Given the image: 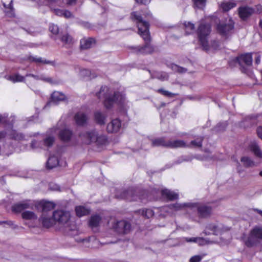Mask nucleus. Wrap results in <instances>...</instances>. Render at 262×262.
I'll use <instances>...</instances> for the list:
<instances>
[{
	"label": "nucleus",
	"instance_id": "nucleus-1",
	"mask_svg": "<svg viewBox=\"0 0 262 262\" xmlns=\"http://www.w3.org/2000/svg\"><path fill=\"white\" fill-rule=\"evenodd\" d=\"M137 193H139L138 190L129 188L122 192L120 195L116 194V197L118 199H125L129 201H137L138 199L143 201L145 199L151 201L157 199L159 194H161L163 198L170 201L177 200L179 197L177 193L166 189L160 190L159 189L153 188L149 192L143 191L140 192V195H137Z\"/></svg>",
	"mask_w": 262,
	"mask_h": 262
},
{
	"label": "nucleus",
	"instance_id": "nucleus-2",
	"mask_svg": "<svg viewBox=\"0 0 262 262\" xmlns=\"http://www.w3.org/2000/svg\"><path fill=\"white\" fill-rule=\"evenodd\" d=\"M96 95L99 99H104V105L107 108H111L115 103H117L120 111L126 114L132 106L131 102L126 100L123 94L117 92L112 95L110 89L106 86H101Z\"/></svg>",
	"mask_w": 262,
	"mask_h": 262
},
{
	"label": "nucleus",
	"instance_id": "nucleus-3",
	"mask_svg": "<svg viewBox=\"0 0 262 262\" xmlns=\"http://www.w3.org/2000/svg\"><path fill=\"white\" fill-rule=\"evenodd\" d=\"M132 19L136 21L138 28V33L145 41V45L143 47H136V51L141 54H150L154 51V48L150 45V36L149 32V24L143 21L140 14L137 12H134L131 14Z\"/></svg>",
	"mask_w": 262,
	"mask_h": 262
},
{
	"label": "nucleus",
	"instance_id": "nucleus-4",
	"mask_svg": "<svg viewBox=\"0 0 262 262\" xmlns=\"http://www.w3.org/2000/svg\"><path fill=\"white\" fill-rule=\"evenodd\" d=\"M13 117H10L8 119L7 114H0V127L4 128L3 130L0 131V141L4 139L6 141L12 140L16 142L23 141L25 139V136L22 134L13 129ZM6 143L10 145L8 141Z\"/></svg>",
	"mask_w": 262,
	"mask_h": 262
},
{
	"label": "nucleus",
	"instance_id": "nucleus-5",
	"mask_svg": "<svg viewBox=\"0 0 262 262\" xmlns=\"http://www.w3.org/2000/svg\"><path fill=\"white\" fill-rule=\"evenodd\" d=\"M189 208L190 210L198 211L199 215L202 217L209 216L211 213V208L205 205H199L198 203H176L168 206H163L161 208V211L166 212L168 214H172L174 212L185 210Z\"/></svg>",
	"mask_w": 262,
	"mask_h": 262
},
{
	"label": "nucleus",
	"instance_id": "nucleus-6",
	"mask_svg": "<svg viewBox=\"0 0 262 262\" xmlns=\"http://www.w3.org/2000/svg\"><path fill=\"white\" fill-rule=\"evenodd\" d=\"M211 31V26L209 24L201 23L198 30L197 34L199 41L203 49L205 51L209 50L208 36Z\"/></svg>",
	"mask_w": 262,
	"mask_h": 262
},
{
	"label": "nucleus",
	"instance_id": "nucleus-7",
	"mask_svg": "<svg viewBox=\"0 0 262 262\" xmlns=\"http://www.w3.org/2000/svg\"><path fill=\"white\" fill-rule=\"evenodd\" d=\"M79 136L83 142L86 144L95 142L98 145H102L106 142V138L105 136H98L97 132L94 130L82 133Z\"/></svg>",
	"mask_w": 262,
	"mask_h": 262
},
{
	"label": "nucleus",
	"instance_id": "nucleus-8",
	"mask_svg": "<svg viewBox=\"0 0 262 262\" xmlns=\"http://www.w3.org/2000/svg\"><path fill=\"white\" fill-rule=\"evenodd\" d=\"M262 240V226H255L251 231L245 240V245L249 247L257 245Z\"/></svg>",
	"mask_w": 262,
	"mask_h": 262
},
{
	"label": "nucleus",
	"instance_id": "nucleus-9",
	"mask_svg": "<svg viewBox=\"0 0 262 262\" xmlns=\"http://www.w3.org/2000/svg\"><path fill=\"white\" fill-rule=\"evenodd\" d=\"M34 206L37 210H40L41 214L51 213L50 212L55 207V204L53 202L40 201L34 202Z\"/></svg>",
	"mask_w": 262,
	"mask_h": 262
},
{
	"label": "nucleus",
	"instance_id": "nucleus-10",
	"mask_svg": "<svg viewBox=\"0 0 262 262\" xmlns=\"http://www.w3.org/2000/svg\"><path fill=\"white\" fill-rule=\"evenodd\" d=\"M52 216L55 220V223L57 222L60 224H64L69 221L70 213L68 211L56 210L52 213Z\"/></svg>",
	"mask_w": 262,
	"mask_h": 262
},
{
	"label": "nucleus",
	"instance_id": "nucleus-11",
	"mask_svg": "<svg viewBox=\"0 0 262 262\" xmlns=\"http://www.w3.org/2000/svg\"><path fill=\"white\" fill-rule=\"evenodd\" d=\"M34 206V201L26 200L14 204L12 207V210L15 212H20L26 209H32Z\"/></svg>",
	"mask_w": 262,
	"mask_h": 262
},
{
	"label": "nucleus",
	"instance_id": "nucleus-12",
	"mask_svg": "<svg viewBox=\"0 0 262 262\" xmlns=\"http://www.w3.org/2000/svg\"><path fill=\"white\" fill-rule=\"evenodd\" d=\"M113 228L119 233H127L130 229V224L127 221L122 220L117 221L114 225Z\"/></svg>",
	"mask_w": 262,
	"mask_h": 262
},
{
	"label": "nucleus",
	"instance_id": "nucleus-13",
	"mask_svg": "<svg viewBox=\"0 0 262 262\" xmlns=\"http://www.w3.org/2000/svg\"><path fill=\"white\" fill-rule=\"evenodd\" d=\"M234 28V23L231 19L227 24H219L216 27L219 33L222 35H227Z\"/></svg>",
	"mask_w": 262,
	"mask_h": 262
},
{
	"label": "nucleus",
	"instance_id": "nucleus-14",
	"mask_svg": "<svg viewBox=\"0 0 262 262\" xmlns=\"http://www.w3.org/2000/svg\"><path fill=\"white\" fill-rule=\"evenodd\" d=\"M229 230L227 227H224L221 224L215 225L214 224L208 225L206 227V233H212L215 235L221 234L224 231Z\"/></svg>",
	"mask_w": 262,
	"mask_h": 262
},
{
	"label": "nucleus",
	"instance_id": "nucleus-15",
	"mask_svg": "<svg viewBox=\"0 0 262 262\" xmlns=\"http://www.w3.org/2000/svg\"><path fill=\"white\" fill-rule=\"evenodd\" d=\"M234 61L238 63L241 67H243L244 64L246 66H251L252 62V56L251 53H246L241 55L234 59Z\"/></svg>",
	"mask_w": 262,
	"mask_h": 262
},
{
	"label": "nucleus",
	"instance_id": "nucleus-16",
	"mask_svg": "<svg viewBox=\"0 0 262 262\" xmlns=\"http://www.w3.org/2000/svg\"><path fill=\"white\" fill-rule=\"evenodd\" d=\"M42 226L46 228H50L55 224V220L52 213L41 214L39 219Z\"/></svg>",
	"mask_w": 262,
	"mask_h": 262
},
{
	"label": "nucleus",
	"instance_id": "nucleus-17",
	"mask_svg": "<svg viewBox=\"0 0 262 262\" xmlns=\"http://www.w3.org/2000/svg\"><path fill=\"white\" fill-rule=\"evenodd\" d=\"M121 127V122L118 118L113 119L107 125V131L108 133H117Z\"/></svg>",
	"mask_w": 262,
	"mask_h": 262
},
{
	"label": "nucleus",
	"instance_id": "nucleus-18",
	"mask_svg": "<svg viewBox=\"0 0 262 262\" xmlns=\"http://www.w3.org/2000/svg\"><path fill=\"white\" fill-rule=\"evenodd\" d=\"M254 12V10L253 8L247 6L240 7L238 9L239 15L243 20L249 17Z\"/></svg>",
	"mask_w": 262,
	"mask_h": 262
},
{
	"label": "nucleus",
	"instance_id": "nucleus-19",
	"mask_svg": "<svg viewBox=\"0 0 262 262\" xmlns=\"http://www.w3.org/2000/svg\"><path fill=\"white\" fill-rule=\"evenodd\" d=\"M73 136L72 132L69 129H63L59 133V138L61 141L64 143L69 142Z\"/></svg>",
	"mask_w": 262,
	"mask_h": 262
},
{
	"label": "nucleus",
	"instance_id": "nucleus-20",
	"mask_svg": "<svg viewBox=\"0 0 262 262\" xmlns=\"http://www.w3.org/2000/svg\"><path fill=\"white\" fill-rule=\"evenodd\" d=\"M74 120L77 125H84L88 120L87 116L83 112H79L74 116Z\"/></svg>",
	"mask_w": 262,
	"mask_h": 262
},
{
	"label": "nucleus",
	"instance_id": "nucleus-21",
	"mask_svg": "<svg viewBox=\"0 0 262 262\" xmlns=\"http://www.w3.org/2000/svg\"><path fill=\"white\" fill-rule=\"evenodd\" d=\"M101 221V218L98 215H92L89 222V226L93 229L95 230L99 225Z\"/></svg>",
	"mask_w": 262,
	"mask_h": 262
},
{
	"label": "nucleus",
	"instance_id": "nucleus-22",
	"mask_svg": "<svg viewBox=\"0 0 262 262\" xmlns=\"http://www.w3.org/2000/svg\"><path fill=\"white\" fill-rule=\"evenodd\" d=\"M66 99V96L64 94L60 92H54L51 96V101L49 102L50 105L55 103L58 101L64 100Z\"/></svg>",
	"mask_w": 262,
	"mask_h": 262
},
{
	"label": "nucleus",
	"instance_id": "nucleus-23",
	"mask_svg": "<svg viewBox=\"0 0 262 262\" xmlns=\"http://www.w3.org/2000/svg\"><path fill=\"white\" fill-rule=\"evenodd\" d=\"M187 143L183 140H176L174 141L168 140V147L170 148H179L186 147Z\"/></svg>",
	"mask_w": 262,
	"mask_h": 262
},
{
	"label": "nucleus",
	"instance_id": "nucleus-24",
	"mask_svg": "<svg viewBox=\"0 0 262 262\" xmlns=\"http://www.w3.org/2000/svg\"><path fill=\"white\" fill-rule=\"evenodd\" d=\"M95 43V40L92 38L82 39L80 40V47L81 49H88L90 48Z\"/></svg>",
	"mask_w": 262,
	"mask_h": 262
},
{
	"label": "nucleus",
	"instance_id": "nucleus-25",
	"mask_svg": "<svg viewBox=\"0 0 262 262\" xmlns=\"http://www.w3.org/2000/svg\"><path fill=\"white\" fill-rule=\"evenodd\" d=\"M95 121L100 125H103L105 123V121L106 116L105 114L102 113L100 111H96L94 114Z\"/></svg>",
	"mask_w": 262,
	"mask_h": 262
},
{
	"label": "nucleus",
	"instance_id": "nucleus-26",
	"mask_svg": "<svg viewBox=\"0 0 262 262\" xmlns=\"http://www.w3.org/2000/svg\"><path fill=\"white\" fill-rule=\"evenodd\" d=\"M151 76L152 78H157L161 81L166 80L168 78V74L163 72L155 71L151 73Z\"/></svg>",
	"mask_w": 262,
	"mask_h": 262
},
{
	"label": "nucleus",
	"instance_id": "nucleus-27",
	"mask_svg": "<svg viewBox=\"0 0 262 262\" xmlns=\"http://www.w3.org/2000/svg\"><path fill=\"white\" fill-rule=\"evenodd\" d=\"M153 146H164L168 147V141H166L164 138H159L154 139L152 141Z\"/></svg>",
	"mask_w": 262,
	"mask_h": 262
},
{
	"label": "nucleus",
	"instance_id": "nucleus-28",
	"mask_svg": "<svg viewBox=\"0 0 262 262\" xmlns=\"http://www.w3.org/2000/svg\"><path fill=\"white\" fill-rule=\"evenodd\" d=\"M59 164L58 159L56 156H51L47 162V167L49 169H52L56 167Z\"/></svg>",
	"mask_w": 262,
	"mask_h": 262
},
{
	"label": "nucleus",
	"instance_id": "nucleus-29",
	"mask_svg": "<svg viewBox=\"0 0 262 262\" xmlns=\"http://www.w3.org/2000/svg\"><path fill=\"white\" fill-rule=\"evenodd\" d=\"M250 148L256 157L262 158V151L256 143H252L250 145Z\"/></svg>",
	"mask_w": 262,
	"mask_h": 262
},
{
	"label": "nucleus",
	"instance_id": "nucleus-30",
	"mask_svg": "<svg viewBox=\"0 0 262 262\" xmlns=\"http://www.w3.org/2000/svg\"><path fill=\"white\" fill-rule=\"evenodd\" d=\"M5 78L6 79L10 80L13 82H22L25 79V77L21 76L19 74L7 75L5 76Z\"/></svg>",
	"mask_w": 262,
	"mask_h": 262
},
{
	"label": "nucleus",
	"instance_id": "nucleus-31",
	"mask_svg": "<svg viewBox=\"0 0 262 262\" xmlns=\"http://www.w3.org/2000/svg\"><path fill=\"white\" fill-rule=\"evenodd\" d=\"M236 5L235 2L233 0L227 2H224L221 4V8L224 11H228L235 7Z\"/></svg>",
	"mask_w": 262,
	"mask_h": 262
},
{
	"label": "nucleus",
	"instance_id": "nucleus-32",
	"mask_svg": "<svg viewBox=\"0 0 262 262\" xmlns=\"http://www.w3.org/2000/svg\"><path fill=\"white\" fill-rule=\"evenodd\" d=\"M75 211L77 216L81 217L90 213V210L83 206H77Z\"/></svg>",
	"mask_w": 262,
	"mask_h": 262
},
{
	"label": "nucleus",
	"instance_id": "nucleus-33",
	"mask_svg": "<svg viewBox=\"0 0 262 262\" xmlns=\"http://www.w3.org/2000/svg\"><path fill=\"white\" fill-rule=\"evenodd\" d=\"M22 217L25 220H36L37 216L32 211H25L21 214Z\"/></svg>",
	"mask_w": 262,
	"mask_h": 262
},
{
	"label": "nucleus",
	"instance_id": "nucleus-34",
	"mask_svg": "<svg viewBox=\"0 0 262 262\" xmlns=\"http://www.w3.org/2000/svg\"><path fill=\"white\" fill-rule=\"evenodd\" d=\"M137 212L140 214L141 213L143 216L147 219L151 217L154 214V212L151 209H144L141 210H139Z\"/></svg>",
	"mask_w": 262,
	"mask_h": 262
},
{
	"label": "nucleus",
	"instance_id": "nucleus-35",
	"mask_svg": "<svg viewBox=\"0 0 262 262\" xmlns=\"http://www.w3.org/2000/svg\"><path fill=\"white\" fill-rule=\"evenodd\" d=\"M26 77L28 76H31L33 78H34L36 80H41L43 81H45L46 82H49V83H52V80L50 77H45L43 75H35L33 74H27L26 75Z\"/></svg>",
	"mask_w": 262,
	"mask_h": 262
},
{
	"label": "nucleus",
	"instance_id": "nucleus-36",
	"mask_svg": "<svg viewBox=\"0 0 262 262\" xmlns=\"http://www.w3.org/2000/svg\"><path fill=\"white\" fill-rule=\"evenodd\" d=\"M186 34H190L194 31V25L191 22H185L184 24Z\"/></svg>",
	"mask_w": 262,
	"mask_h": 262
},
{
	"label": "nucleus",
	"instance_id": "nucleus-37",
	"mask_svg": "<svg viewBox=\"0 0 262 262\" xmlns=\"http://www.w3.org/2000/svg\"><path fill=\"white\" fill-rule=\"evenodd\" d=\"M183 239L186 242H193L198 243L199 245L203 244L204 239L201 237H183Z\"/></svg>",
	"mask_w": 262,
	"mask_h": 262
},
{
	"label": "nucleus",
	"instance_id": "nucleus-38",
	"mask_svg": "<svg viewBox=\"0 0 262 262\" xmlns=\"http://www.w3.org/2000/svg\"><path fill=\"white\" fill-rule=\"evenodd\" d=\"M202 140V138H198L195 140L192 141L189 144H187V147H201Z\"/></svg>",
	"mask_w": 262,
	"mask_h": 262
},
{
	"label": "nucleus",
	"instance_id": "nucleus-39",
	"mask_svg": "<svg viewBox=\"0 0 262 262\" xmlns=\"http://www.w3.org/2000/svg\"><path fill=\"white\" fill-rule=\"evenodd\" d=\"M85 241H87V239H83L82 242H84ZM88 241L91 243L92 242V244L88 245L89 247L91 246L92 248H96L98 247V245L99 244V242L95 238V237H91L88 239Z\"/></svg>",
	"mask_w": 262,
	"mask_h": 262
},
{
	"label": "nucleus",
	"instance_id": "nucleus-40",
	"mask_svg": "<svg viewBox=\"0 0 262 262\" xmlns=\"http://www.w3.org/2000/svg\"><path fill=\"white\" fill-rule=\"evenodd\" d=\"M241 161L243 163L244 166L246 167H251L254 165V162L247 157L242 158Z\"/></svg>",
	"mask_w": 262,
	"mask_h": 262
},
{
	"label": "nucleus",
	"instance_id": "nucleus-41",
	"mask_svg": "<svg viewBox=\"0 0 262 262\" xmlns=\"http://www.w3.org/2000/svg\"><path fill=\"white\" fill-rule=\"evenodd\" d=\"M54 141V137L51 136H49L44 139V144L46 146L49 147L53 145Z\"/></svg>",
	"mask_w": 262,
	"mask_h": 262
},
{
	"label": "nucleus",
	"instance_id": "nucleus-42",
	"mask_svg": "<svg viewBox=\"0 0 262 262\" xmlns=\"http://www.w3.org/2000/svg\"><path fill=\"white\" fill-rule=\"evenodd\" d=\"M29 60L31 61H33L36 63H49L50 62L49 61H47L46 60L43 59L41 57H37L36 56H30L29 57Z\"/></svg>",
	"mask_w": 262,
	"mask_h": 262
},
{
	"label": "nucleus",
	"instance_id": "nucleus-43",
	"mask_svg": "<svg viewBox=\"0 0 262 262\" xmlns=\"http://www.w3.org/2000/svg\"><path fill=\"white\" fill-rule=\"evenodd\" d=\"M61 40L65 44V45H70L72 43V38L69 34H66L62 36L61 38Z\"/></svg>",
	"mask_w": 262,
	"mask_h": 262
},
{
	"label": "nucleus",
	"instance_id": "nucleus-44",
	"mask_svg": "<svg viewBox=\"0 0 262 262\" xmlns=\"http://www.w3.org/2000/svg\"><path fill=\"white\" fill-rule=\"evenodd\" d=\"M195 7L202 9L205 6L206 0H192Z\"/></svg>",
	"mask_w": 262,
	"mask_h": 262
},
{
	"label": "nucleus",
	"instance_id": "nucleus-45",
	"mask_svg": "<svg viewBox=\"0 0 262 262\" xmlns=\"http://www.w3.org/2000/svg\"><path fill=\"white\" fill-rule=\"evenodd\" d=\"M171 68L174 72H177L179 73H184L186 71V70L185 68L180 67L176 64H172L171 65Z\"/></svg>",
	"mask_w": 262,
	"mask_h": 262
},
{
	"label": "nucleus",
	"instance_id": "nucleus-46",
	"mask_svg": "<svg viewBox=\"0 0 262 262\" xmlns=\"http://www.w3.org/2000/svg\"><path fill=\"white\" fill-rule=\"evenodd\" d=\"M157 92L161 93L162 95L168 97H172L176 95L174 93H172L168 91L164 90L162 89L158 90Z\"/></svg>",
	"mask_w": 262,
	"mask_h": 262
},
{
	"label": "nucleus",
	"instance_id": "nucleus-47",
	"mask_svg": "<svg viewBox=\"0 0 262 262\" xmlns=\"http://www.w3.org/2000/svg\"><path fill=\"white\" fill-rule=\"evenodd\" d=\"M80 74L82 76H86L90 77V79L95 77V76L92 74L90 71L86 69H84L80 72Z\"/></svg>",
	"mask_w": 262,
	"mask_h": 262
},
{
	"label": "nucleus",
	"instance_id": "nucleus-48",
	"mask_svg": "<svg viewBox=\"0 0 262 262\" xmlns=\"http://www.w3.org/2000/svg\"><path fill=\"white\" fill-rule=\"evenodd\" d=\"M50 31L54 34H57L59 31L58 27L54 24H50L49 26Z\"/></svg>",
	"mask_w": 262,
	"mask_h": 262
},
{
	"label": "nucleus",
	"instance_id": "nucleus-49",
	"mask_svg": "<svg viewBox=\"0 0 262 262\" xmlns=\"http://www.w3.org/2000/svg\"><path fill=\"white\" fill-rule=\"evenodd\" d=\"M13 1L11 0L9 4V11H6V13L7 15L9 16H13L14 15L13 8H12V4Z\"/></svg>",
	"mask_w": 262,
	"mask_h": 262
},
{
	"label": "nucleus",
	"instance_id": "nucleus-50",
	"mask_svg": "<svg viewBox=\"0 0 262 262\" xmlns=\"http://www.w3.org/2000/svg\"><path fill=\"white\" fill-rule=\"evenodd\" d=\"M202 257L200 255H195L191 257L190 259V262H199L201 260Z\"/></svg>",
	"mask_w": 262,
	"mask_h": 262
},
{
	"label": "nucleus",
	"instance_id": "nucleus-51",
	"mask_svg": "<svg viewBox=\"0 0 262 262\" xmlns=\"http://www.w3.org/2000/svg\"><path fill=\"white\" fill-rule=\"evenodd\" d=\"M49 188L52 190H54V191H59L60 190L59 186L56 184H53V183L50 184L49 185Z\"/></svg>",
	"mask_w": 262,
	"mask_h": 262
},
{
	"label": "nucleus",
	"instance_id": "nucleus-52",
	"mask_svg": "<svg viewBox=\"0 0 262 262\" xmlns=\"http://www.w3.org/2000/svg\"><path fill=\"white\" fill-rule=\"evenodd\" d=\"M191 158H188L187 156H182L180 158L179 160L177 161V163H180L183 161H189L191 160Z\"/></svg>",
	"mask_w": 262,
	"mask_h": 262
},
{
	"label": "nucleus",
	"instance_id": "nucleus-53",
	"mask_svg": "<svg viewBox=\"0 0 262 262\" xmlns=\"http://www.w3.org/2000/svg\"><path fill=\"white\" fill-rule=\"evenodd\" d=\"M137 3L143 5H148L150 3L151 0H135Z\"/></svg>",
	"mask_w": 262,
	"mask_h": 262
},
{
	"label": "nucleus",
	"instance_id": "nucleus-54",
	"mask_svg": "<svg viewBox=\"0 0 262 262\" xmlns=\"http://www.w3.org/2000/svg\"><path fill=\"white\" fill-rule=\"evenodd\" d=\"M63 16L66 18H69L72 16V14L69 11L64 10Z\"/></svg>",
	"mask_w": 262,
	"mask_h": 262
},
{
	"label": "nucleus",
	"instance_id": "nucleus-55",
	"mask_svg": "<svg viewBox=\"0 0 262 262\" xmlns=\"http://www.w3.org/2000/svg\"><path fill=\"white\" fill-rule=\"evenodd\" d=\"M39 145V143L37 141H36L35 140H33L32 141V143L31 144V147L32 148L34 149V148L38 147Z\"/></svg>",
	"mask_w": 262,
	"mask_h": 262
},
{
	"label": "nucleus",
	"instance_id": "nucleus-56",
	"mask_svg": "<svg viewBox=\"0 0 262 262\" xmlns=\"http://www.w3.org/2000/svg\"><path fill=\"white\" fill-rule=\"evenodd\" d=\"M257 134L258 136L262 139V126H259L257 128Z\"/></svg>",
	"mask_w": 262,
	"mask_h": 262
},
{
	"label": "nucleus",
	"instance_id": "nucleus-57",
	"mask_svg": "<svg viewBox=\"0 0 262 262\" xmlns=\"http://www.w3.org/2000/svg\"><path fill=\"white\" fill-rule=\"evenodd\" d=\"M54 11L56 15L58 16H63L64 10L60 9H55Z\"/></svg>",
	"mask_w": 262,
	"mask_h": 262
},
{
	"label": "nucleus",
	"instance_id": "nucleus-58",
	"mask_svg": "<svg viewBox=\"0 0 262 262\" xmlns=\"http://www.w3.org/2000/svg\"><path fill=\"white\" fill-rule=\"evenodd\" d=\"M67 4L73 5L75 4L77 0H63Z\"/></svg>",
	"mask_w": 262,
	"mask_h": 262
},
{
	"label": "nucleus",
	"instance_id": "nucleus-59",
	"mask_svg": "<svg viewBox=\"0 0 262 262\" xmlns=\"http://www.w3.org/2000/svg\"><path fill=\"white\" fill-rule=\"evenodd\" d=\"M260 62V55H257L255 58V63L256 64H259Z\"/></svg>",
	"mask_w": 262,
	"mask_h": 262
},
{
	"label": "nucleus",
	"instance_id": "nucleus-60",
	"mask_svg": "<svg viewBox=\"0 0 262 262\" xmlns=\"http://www.w3.org/2000/svg\"><path fill=\"white\" fill-rule=\"evenodd\" d=\"M223 125V129H224L225 126H226V123H219L217 126V127H220V126L221 125Z\"/></svg>",
	"mask_w": 262,
	"mask_h": 262
},
{
	"label": "nucleus",
	"instance_id": "nucleus-61",
	"mask_svg": "<svg viewBox=\"0 0 262 262\" xmlns=\"http://www.w3.org/2000/svg\"><path fill=\"white\" fill-rule=\"evenodd\" d=\"M255 211H257L259 214L262 216V211L257 209H255Z\"/></svg>",
	"mask_w": 262,
	"mask_h": 262
},
{
	"label": "nucleus",
	"instance_id": "nucleus-62",
	"mask_svg": "<svg viewBox=\"0 0 262 262\" xmlns=\"http://www.w3.org/2000/svg\"><path fill=\"white\" fill-rule=\"evenodd\" d=\"M260 9H259V8H257V11H258V12L259 13H262V7L261 6H259Z\"/></svg>",
	"mask_w": 262,
	"mask_h": 262
},
{
	"label": "nucleus",
	"instance_id": "nucleus-63",
	"mask_svg": "<svg viewBox=\"0 0 262 262\" xmlns=\"http://www.w3.org/2000/svg\"><path fill=\"white\" fill-rule=\"evenodd\" d=\"M259 26L262 30V20H260L259 23Z\"/></svg>",
	"mask_w": 262,
	"mask_h": 262
},
{
	"label": "nucleus",
	"instance_id": "nucleus-64",
	"mask_svg": "<svg viewBox=\"0 0 262 262\" xmlns=\"http://www.w3.org/2000/svg\"><path fill=\"white\" fill-rule=\"evenodd\" d=\"M147 15L148 17H151V14L149 12L147 13Z\"/></svg>",
	"mask_w": 262,
	"mask_h": 262
}]
</instances>
